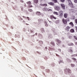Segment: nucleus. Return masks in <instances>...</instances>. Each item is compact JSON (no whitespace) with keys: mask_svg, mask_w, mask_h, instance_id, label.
Segmentation results:
<instances>
[{"mask_svg":"<svg viewBox=\"0 0 77 77\" xmlns=\"http://www.w3.org/2000/svg\"><path fill=\"white\" fill-rule=\"evenodd\" d=\"M50 8H47V7H45L43 9V10L44 11H52V10Z\"/></svg>","mask_w":77,"mask_h":77,"instance_id":"f257e3e1","label":"nucleus"},{"mask_svg":"<svg viewBox=\"0 0 77 77\" xmlns=\"http://www.w3.org/2000/svg\"><path fill=\"white\" fill-rule=\"evenodd\" d=\"M65 71L66 74H69L71 72V71L69 69H67L66 68L65 69Z\"/></svg>","mask_w":77,"mask_h":77,"instance_id":"f03ea898","label":"nucleus"},{"mask_svg":"<svg viewBox=\"0 0 77 77\" xmlns=\"http://www.w3.org/2000/svg\"><path fill=\"white\" fill-rule=\"evenodd\" d=\"M71 29V27L69 26H67L65 29L66 30V31H67V32H68L69 31V29Z\"/></svg>","mask_w":77,"mask_h":77,"instance_id":"7ed1b4c3","label":"nucleus"},{"mask_svg":"<svg viewBox=\"0 0 77 77\" xmlns=\"http://www.w3.org/2000/svg\"><path fill=\"white\" fill-rule=\"evenodd\" d=\"M50 18L51 20H53V19L54 20H56L57 18L56 17L54 16L53 15L50 16Z\"/></svg>","mask_w":77,"mask_h":77,"instance_id":"20e7f679","label":"nucleus"},{"mask_svg":"<svg viewBox=\"0 0 77 77\" xmlns=\"http://www.w3.org/2000/svg\"><path fill=\"white\" fill-rule=\"evenodd\" d=\"M67 1H68L69 3V5H70V6H72V2H71V0H67Z\"/></svg>","mask_w":77,"mask_h":77,"instance_id":"39448f33","label":"nucleus"},{"mask_svg":"<svg viewBox=\"0 0 77 77\" xmlns=\"http://www.w3.org/2000/svg\"><path fill=\"white\" fill-rule=\"evenodd\" d=\"M55 10H56L57 11H59L60 10V7L58 6H56L55 7Z\"/></svg>","mask_w":77,"mask_h":77,"instance_id":"423d86ee","label":"nucleus"},{"mask_svg":"<svg viewBox=\"0 0 77 77\" xmlns=\"http://www.w3.org/2000/svg\"><path fill=\"white\" fill-rule=\"evenodd\" d=\"M56 41H57V42L58 43H57V45H59V44H60L61 43V42L59 40V39H56Z\"/></svg>","mask_w":77,"mask_h":77,"instance_id":"0eeeda50","label":"nucleus"},{"mask_svg":"<svg viewBox=\"0 0 77 77\" xmlns=\"http://www.w3.org/2000/svg\"><path fill=\"white\" fill-rule=\"evenodd\" d=\"M61 6L62 7L63 9H65V5L63 4H61Z\"/></svg>","mask_w":77,"mask_h":77,"instance_id":"6e6552de","label":"nucleus"},{"mask_svg":"<svg viewBox=\"0 0 77 77\" xmlns=\"http://www.w3.org/2000/svg\"><path fill=\"white\" fill-rule=\"evenodd\" d=\"M35 14L38 15L40 16L41 15V13L39 11H37L35 12Z\"/></svg>","mask_w":77,"mask_h":77,"instance_id":"1a4fd4ad","label":"nucleus"},{"mask_svg":"<svg viewBox=\"0 0 77 77\" xmlns=\"http://www.w3.org/2000/svg\"><path fill=\"white\" fill-rule=\"evenodd\" d=\"M27 4L29 5V7H30V8L32 7V6L31 5V2H27Z\"/></svg>","mask_w":77,"mask_h":77,"instance_id":"9d476101","label":"nucleus"},{"mask_svg":"<svg viewBox=\"0 0 77 77\" xmlns=\"http://www.w3.org/2000/svg\"><path fill=\"white\" fill-rule=\"evenodd\" d=\"M69 51L70 53H72V52H73V50H72V48H69Z\"/></svg>","mask_w":77,"mask_h":77,"instance_id":"9b49d317","label":"nucleus"},{"mask_svg":"<svg viewBox=\"0 0 77 77\" xmlns=\"http://www.w3.org/2000/svg\"><path fill=\"white\" fill-rule=\"evenodd\" d=\"M63 22L64 24H66V23H67L66 20H65L64 19H63Z\"/></svg>","mask_w":77,"mask_h":77,"instance_id":"f8f14e48","label":"nucleus"},{"mask_svg":"<svg viewBox=\"0 0 77 77\" xmlns=\"http://www.w3.org/2000/svg\"><path fill=\"white\" fill-rule=\"evenodd\" d=\"M48 38L49 39H51L53 38V35H48Z\"/></svg>","mask_w":77,"mask_h":77,"instance_id":"ddd939ff","label":"nucleus"},{"mask_svg":"<svg viewBox=\"0 0 77 77\" xmlns=\"http://www.w3.org/2000/svg\"><path fill=\"white\" fill-rule=\"evenodd\" d=\"M64 18H67V17H68V14L66 13L64 14Z\"/></svg>","mask_w":77,"mask_h":77,"instance_id":"4468645a","label":"nucleus"},{"mask_svg":"<svg viewBox=\"0 0 77 77\" xmlns=\"http://www.w3.org/2000/svg\"><path fill=\"white\" fill-rule=\"evenodd\" d=\"M40 5L41 6H47V4H41Z\"/></svg>","mask_w":77,"mask_h":77,"instance_id":"2eb2a0df","label":"nucleus"},{"mask_svg":"<svg viewBox=\"0 0 77 77\" xmlns=\"http://www.w3.org/2000/svg\"><path fill=\"white\" fill-rule=\"evenodd\" d=\"M69 24H70V25L72 27H74V24H73V23H72V22H71Z\"/></svg>","mask_w":77,"mask_h":77,"instance_id":"dca6fc26","label":"nucleus"},{"mask_svg":"<svg viewBox=\"0 0 77 77\" xmlns=\"http://www.w3.org/2000/svg\"><path fill=\"white\" fill-rule=\"evenodd\" d=\"M48 4L50 5H51V6H54V3L51 2L49 3Z\"/></svg>","mask_w":77,"mask_h":77,"instance_id":"f3484780","label":"nucleus"},{"mask_svg":"<svg viewBox=\"0 0 77 77\" xmlns=\"http://www.w3.org/2000/svg\"><path fill=\"white\" fill-rule=\"evenodd\" d=\"M45 25V26H46V27H48V25L47 24V23L46 21H45L44 22Z\"/></svg>","mask_w":77,"mask_h":77,"instance_id":"a211bd4d","label":"nucleus"},{"mask_svg":"<svg viewBox=\"0 0 77 77\" xmlns=\"http://www.w3.org/2000/svg\"><path fill=\"white\" fill-rule=\"evenodd\" d=\"M53 14H54V15H59V14L58 13L54 11V12H53Z\"/></svg>","mask_w":77,"mask_h":77,"instance_id":"6ab92c4d","label":"nucleus"},{"mask_svg":"<svg viewBox=\"0 0 77 77\" xmlns=\"http://www.w3.org/2000/svg\"><path fill=\"white\" fill-rule=\"evenodd\" d=\"M34 2L35 3L37 4L38 2V0H34Z\"/></svg>","mask_w":77,"mask_h":77,"instance_id":"aec40b11","label":"nucleus"},{"mask_svg":"<svg viewBox=\"0 0 77 77\" xmlns=\"http://www.w3.org/2000/svg\"><path fill=\"white\" fill-rule=\"evenodd\" d=\"M70 31L71 33H74V30L73 29H71Z\"/></svg>","mask_w":77,"mask_h":77,"instance_id":"412c9836","label":"nucleus"},{"mask_svg":"<svg viewBox=\"0 0 77 77\" xmlns=\"http://www.w3.org/2000/svg\"><path fill=\"white\" fill-rule=\"evenodd\" d=\"M43 21V20H42V19H39L38 20V22L39 23H41V22H42V21Z\"/></svg>","mask_w":77,"mask_h":77,"instance_id":"4be33fe9","label":"nucleus"},{"mask_svg":"<svg viewBox=\"0 0 77 77\" xmlns=\"http://www.w3.org/2000/svg\"><path fill=\"white\" fill-rule=\"evenodd\" d=\"M75 64H71V67H74V66H75Z\"/></svg>","mask_w":77,"mask_h":77,"instance_id":"5701e85b","label":"nucleus"},{"mask_svg":"<svg viewBox=\"0 0 77 77\" xmlns=\"http://www.w3.org/2000/svg\"><path fill=\"white\" fill-rule=\"evenodd\" d=\"M39 43L40 44H43V42L42 41L40 40L39 41Z\"/></svg>","mask_w":77,"mask_h":77,"instance_id":"b1692460","label":"nucleus"},{"mask_svg":"<svg viewBox=\"0 0 77 77\" xmlns=\"http://www.w3.org/2000/svg\"><path fill=\"white\" fill-rule=\"evenodd\" d=\"M59 13L60 14H63V11L62 10H60L59 12Z\"/></svg>","mask_w":77,"mask_h":77,"instance_id":"393cba45","label":"nucleus"},{"mask_svg":"<svg viewBox=\"0 0 77 77\" xmlns=\"http://www.w3.org/2000/svg\"><path fill=\"white\" fill-rule=\"evenodd\" d=\"M51 44L53 45H54V43L53 42H51Z\"/></svg>","mask_w":77,"mask_h":77,"instance_id":"a878e982","label":"nucleus"},{"mask_svg":"<svg viewBox=\"0 0 77 77\" xmlns=\"http://www.w3.org/2000/svg\"><path fill=\"white\" fill-rule=\"evenodd\" d=\"M59 16H60V17H63V14H60Z\"/></svg>","mask_w":77,"mask_h":77,"instance_id":"bb28decb","label":"nucleus"},{"mask_svg":"<svg viewBox=\"0 0 77 77\" xmlns=\"http://www.w3.org/2000/svg\"><path fill=\"white\" fill-rule=\"evenodd\" d=\"M28 11L29 12H32L33 11V10L32 9H29Z\"/></svg>","mask_w":77,"mask_h":77,"instance_id":"cd10ccee","label":"nucleus"},{"mask_svg":"<svg viewBox=\"0 0 77 77\" xmlns=\"http://www.w3.org/2000/svg\"><path fill=\"white\" fill-rule=\"evenodd\" d=\"M56 23H57H57H59V20H57L55 22Z\"/></svg>","mask_w":77,"mask_h":77,"instance_id":"c85d7f7f","label":"nucleus"},{"mask_svg":"<svg viewBox=\"0 0 77 77\" xmlns=\"http://www.w3.org/2000/svg\"><path fill=\"white\" fill-rule=\"evenodd\" d=\"M68 45H74V44H73L71 43V44H68Z\"/></svg>","mask_w":77,"mask_h":77,"instance_id":"c756f323","label":"nucleus"},{"mask_svg":"<svg viewBox=\"0 0 77 77\" xmlns=\"http://www.w3.org/2000/svg\"><path fill=\"white\" fill-rule=\"evenodd\" d=\"M58 62L59 63H60L61 62H62V60H59Z\"/></svg>","mask_w":77,"mask_h":77,"instance_id":"7c9ffc66","label":"nucleus"},{"mask_svg":"<svg viewBox=\"0 0 77 77\" xmlns=\"http://www.w3.org/2000/svg\"><path fill=\"white\" fill-rule=\"evenodd\" d=\"M74 38L75 39H76V40H77V37L74 36Z\"/></svg>","mask_w":77,"mask_h":77,"instance_id":"2f4dec72","label":"nucleus"},{"mask_svg":"<svg viewBox=\"0 0 77 77\" xmlns=\"http://www.w3.org/2000/svg\"><path fill=\"white\" fill-rule=\"evenodd\" d=\"M26 18H27V19L28 21H30V18H29V17H27Z\"/></svg>","mask_w":77,"mask_h":77,"instance_id":"473e14b6","label":"nucleus"},{"mask_svg":"<svg viewBox=\"0 0 77 77\" xmlns=\"http://www.w3.org/2000/svg\"><path fill=\"white\" fill-rule=\"evenodd\" d=\"M58 50L59 51H60V52H61V49H60V48L58 49Z\"/></svg>","mask_w":77,"mask_h":77,"instance_id":"72a5a7b5","label":"nucleus"},{"mask_svg":"<svg viewBox=\"0 0 77 77\" xmlns=\"http://www.w3.org/2000/svg\"><path fill=\"white\" fill-rule=\"evenodd\" d=\"M72 57H75V56H77V54L76 55H72Z\"/></svg>","mask_w":77,"mask_h":77,"instance_id":"f704fd0d","label":"nucleus"},{"mask_svg":"<svg viewBox=\"0 0 77 77\" xmlns=\"http://www.w3.org/2000/svg\"><path fill=\"white\" fill-rule=\"evenodd\" d=\"M53 1L54 3H56V2H57V0H54Z\"/></svg>","mask_w":77,"mask_h":77,"instance_id":"c9c22d12","label":"nucleus"},{"mask_svg":"<svg viewBox=\"0 0 77 77\" xmlns=\"http://www.w3.org/2000/svg\"><path fill=\"white\" fill-rule=\"evenodd\" d=\"M21 9L22 10V11H23V9H24V8H23V7H21Z\"/></svg>","mask_w":77,"mask_h":77,"instance_id":"e433bc0d","label":"nucleus"},{"mask_svg":"<svg viewBox=\"0 0 77 77\" xmlns=\"http://www.w3.org/2000/svg\"><path fill=\"white\" fill-rule=\"evenodd\" d=\"M61 2H62L63 3V2H65V0H60Z\"/></svg>","mask_w":77,"mask_h":77,"instance_id":"4c0bfd02","label":"nucleus"},{"mask_svg":"<svg viewBox=\"0 0 77 77\" xmlns=\"http://www.w3.org/2000/svg\"><path fill=\"white\" fill-rule=\"evenodd\" d=\"M20 2L21 3H24V1L23 0H20Z\"/></svg>","mask_w":77,"mask_h":77,"instance_id":"58836bf2","label":"nucleus"},{"mask_svg":"<svg viewBox=\"0 0 77 77\" xmlns=\"http://www.w3.org/2000/svg\"><path fill=\"white\" fill-rule=\"evenodd\" d=\"M74 2L75 3H77V0H74Z\"/></svg>","mask_w":77,"mask_h":77,"instance_id":"ea45409f","label":"nucleus"},{"mask_svg":"<svg viewBox=\"0 0 77 77\" xmlns=\"http://www.w3.org/2000/svg\"><path fill=\"white\" fill-rule=\"evenodd\" d=\"M50 23V24H53V23L51 21H49Z\"/></svg>","mask_w":77,"mask_h":77,"instance_id":"a19ab883","label":"nucleus"},{"mask_svg":"<svg viewBox=\"0 0 77 77\" xmlns=\"http://www.w3.org/2000/svg\"><path fill=\"white\" fill-rule=\"evenodd\" d=\"M75 23H76V24H77V19L75 20Z\"/></svg>","mask_w":77,"mask_h":77,"instance_id":"79ce46f5","label":"nucleus"},{"mask_svg":"<svg viewBox=\"0 0 77 77\" xmlns=\"http://www.w3.org/2000/svg\"><path fill=\"white\" fill-rule=\"evenodd\" d=\"M23 31H26V29L25 28H24L23 29Z\"/></svg>","mask_w":77,"mask_h":77,"instance_id":"37998d69","label":"nucleus"},{"mask_svg":"<svg viewBox=\"0 0 77 77\" xmlns=\"http://www.w3.org/2000/svg\"><path fill=\"white\" fill-rule=\"evenodd\" d=\"M66 60L68 62H69V60L68 58L66 59Z\"/></svg>","mask_w":77,"mask_h":77,"instance_id":"c03bdc74","label":"nucleus"},{"mask_svg":"<svg viewBox=\"0 0 77 77\" xmlns=\"http://www.w3.org/2000/svg\"><path fill=\"white\" fill-rule=\"evenodd\" d=\"M75 27L76 28V31L77 32V26H75Z\"/></svg>","mask_w":77,"mask_h":77,"instance_id":"a18cd8bd","label":"nucleus"},{"mask_svg":"<svg viewBox=\"0 0 77 77\" xmlns=\"http://www.w3.org/2000/svg\"><path fill=\"white\" fill-rule=\"evenodd\" d=\"M45 48L46 50H47L48 48L47 47H45Z\"/></svg>","mask_w":77,"mask_h":77,"instance_id":"49530a36","label":"nucleus"},{"mask_svg":"<svg viewBox=\"0 0 77 77\" xmlns=\"http://www.w3.org/2000/svg\"><path fill=\"white\" fill-rule=\"evenodd\" d=\"M75 44H76V45H77V42H75Z\"/></svg>","mask_w":77,"mask_h":77,"instance_id":"de8ad7c7","label":"nucleus"},{"mask_svg":"<svg viewBox=\"0 0 77 77\" xmlns=\"http://www.w3.org/2000/svg\"><path fill=\"white\" fill-rule=\"evenodd\" d=\"M31 33H32L33 32V31H32V30L31 31Z\"/></svg>","mask_w":77,"mask_h":77,"instance_id":"09e8293b","label":"nucleus"},{"mask_svg":"<svg viewBox=\"0 0 77 77\" xmlns=\"http://www.w3.org/2000/svg\"><path fill=\"white\" fill-rule=\"evenodd\" d=\"M37 34H38V33H35V35H37Z\"/></svg>","mask_w":77,"mask_h":77,"instance_id":"8fccbe9b","label":"nucleus"},{"mask_svg":"<svg viewBox=\"0 0 77 77\" xmlns=\"http://www.w3.org/2000/svg\"><path fill=\"white\" fill-rule=\"evenodd\" d=\"M39 35H40V34H38V36H39Z\"/></svg>","mask_w":77,"mask_h":77,"instance_id":"3c124183","label":"nucleus"},{"mask_svg":"<svg viewBox=\"0 0 77 77\" xmlns=\"http://www.w3.org/2000/svg\"><path fill=\"white\" fill-rule=\"evenodd\" d=\"M26 24H27V25H29L28 24H27V23H26Z\"/></svg>","mask_w":77,"mask_h":77,"instance_id":"603ef678","label":"nucleus"},{"mask_svg":"<svg viewBox=\"0 0 77 77\" xmlns=\"http://www.w3.org/2000/svg\"><path fill=\"white\" fill-rule=\"evenodd\" d=\"M23 21V22H24L25 23V21Z\"/></svg>","mask_w":77,"mask_h":77,"instance_id":"864d4df0","label":"nucleus"},{"mask_svg":"<svg viewBox=\"0 0 77 77\" xmlns=\"http://www.w3.org/2000/svg\"><path fill=\"white\" fill-rule=\"evenodd\" d=\"M23 17H24V16H23Z\"/></svg>","mask_w":77,"mask_h":77,"instance_id":"5fc2aeb1","label":"nucleus"},{"mask_svg":"<svg viewBox=\"0 0 77 77\" xmlns=\"http://www.w3.org/2000/svg\"><path fill=\"white\" fill-rule=\"evenodd\" d=\"M76 15H77V14H76Z\"/></svg>","mask_w":77,"mask_h":77,"instance_id":"6e6d98bb","label":"nucleus"}]
</instances>
